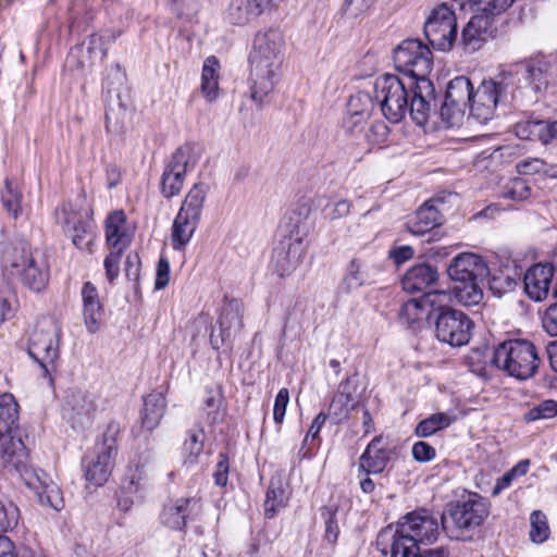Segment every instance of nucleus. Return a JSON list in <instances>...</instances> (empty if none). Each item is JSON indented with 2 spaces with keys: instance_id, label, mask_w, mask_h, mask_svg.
Returning a JSON list of instances; mask_svg holds the SVG:
<instances>
[{
  "instance_id": "obj_10",
  "label": "nucleus",
  "mask_w": 557,
  "mask_h": 557,
  "mask_svg": "<svg viewBox=\"0 0 557 557\" xmlns=\"http://www.w3.org/2000/svg\"><path fill=\"white\" fill-rule=\"evenodd\" d=\"M512 95V84L502 72L494 79L483 81L473 88L469 106L470 115L484 124L493 119L498 104L506 103Z\"/></svg>"
},
{
  "instance_id": "obj_46",
  "label": "nucleus",
  "mask_w": 557,
  "mask_h": 557,
  "mask_svg": "<svg viewBox=\"0 0 557 557\" xmlns=\"http://www.w3.org/2000/svg\"><path fill=\"white\" fill-rule=\"evenodd\" d=\"M20 510L7 496L0 495V533H5L17 525Z\"/></svg>"
},
{
  "instance_id": "obj_8",
  "label": "nucleus",
  "mask_w": 557,
  "mask_h": 557,
  "mask_svg": "<svg viewBox=\"0 0 557 557\" xmlns=\"http://www.w3.org/2000/svg\"><path fill=\"white\" fill-rule=\"evenodd\" d=\"M492 363L518 380L532 377L541 359L536 347L527 339H510L500 343L493 352Z\"/></svg>"
},
{
  "instance_id": "obj_36",
  "label": "nucleus",
  "mask_w": 557,
  "mask_h": 557,
  "mask_svg": "<svg viewBox=\"0 0 557 557\" xmlns=\"http://www.w3.org/2000/svg\"><path fill=\"white\" fill-rule=\"evenodd\" d=\"M259 16L248 0H232L225 12V20L237 26H244Z\"/></svg>"
},
{
  "instance_id": "obj_38",
  "label": "nucleus",
  "mask_w": 557,
  "mask_h": 557,
  "mask_svg": "<svg viewBox=\"0 0 557 557\" xmlns=\"http://www.w3.org/2000/svg\"><path fill=\"white\" fill-rule=\"evenodd\" d=\"M22 199L23 195L17 182L7 178L1 190V201L4 210L14 219L22 213Z\"/></svg>"
},
{
  "instance_id": "obj_50",
  "label": "nucleus",
  "mask_w": 557,
  "mask_h": 557,
  "mask_svg": "<svg viewBox=\"0 0 557 557\" xmlns=\"http://www.w3.org/2000/svg\"><path fill=\"white\" fill-rule=\"evenodd\" d=\"M503 197L516 202L524 201L531 196V187L521 177L510 180L503 189Z\"/></svg>"
},
{
  "instance_id": "obj_40",
  "label": "nucleus",
  "mask_w": 557,
  "mask_h": 557,
  "mask_svg": "<svg viewBox=\"0 0 557 557\" xmlns=\"http://www.w3.org/2000/svg\"><path fill=\"white\" fill-rule=\"evenodd\" d=\"M369 283V275L363 269V264L358 259H352L347 265L342 281V289L349 294Z\"/></svg>"
},
{
  "instance_id": "obj_60",
  "label": "nucleus",
  "mask_w": 557,
  "mask_h": 557,
  "mask_svg": "<svg viewBox=\"0 0 557 557\" xmlns=\"http://www.w3.org/2000/svg\"><path fill=\"white\" fill-rule=\"evenodd\" d=\"M518 172L523 175H531L546 172V164L543 160L533 158L520 161L517 164Z\"/></svg>"
},
{
  "instance_id": "obj_39",
  "label": "nucleus",
  "mask_w": 557,
  "mask_h": 557,
  "mask_svg": "<svg viewBox=\"0 0 557 557\" xmlns=\"http://www.w3.org/2000/svg\"><path fill=\"white\" fill-rule=\"evenodd\" d=\"M482 285L483 283L457 282L453 288L454 298L462 306H476L483 299Z\"/></svg>"
},
{
  "instance_id": "obj_21",
  "label": "nucleus",
  "mask_w": 557,
  "mask_h": 557,
  "mask_svg": "<svg viewBox=\"0 0 557 557\" xmlns=\"http://www.w3.org/2000/svg\"><path fill=\"white\" fill-rule=\"evenodd\" d=\"M133 233L134 227L122 209L114 210L107 216V246L114 249L117 256L128 247Z\"/></svg>"
},
{
  "instance_id": "obj_15",
  "label": "nucleus",
  "mask_w": 557,
  "mask_h": 557,
  "mask_svg": "<svg viewBox=\"0 0 557 557\" xmlns=\"http://www.w3.org/2000/svg\"><path fill=\"white\" fill-rule=\"evenodd\" d=\"M472 326L470 318L457 309L443 311L435 318L436 337L453 347L468 344Z\"/></svg>"
},
{
  "instance_id": "obj_7",
  "label": "nucleus",
  "mask_w": 557,
  "mask_h": 557,
  "mask_svg": "<svg viewBox=\"0 0 557 557\" xmlns=\"http://www.w3.org/2000/svg\"><path fill=\"white\" fill-rule=\"evenodd\" d=\"M411 82L412 79L394 74H384L375 79V100L380 104L382 114L391 123L401 122L407 113L412 119L416 85H411Z\"/></svg>"
},
{
  "instance_id": "obj_19",
  "label": "nucleus",
  "mask_w": 557,
  "mask_h": 557,
  "mask_svg": "<svg viewBox=\"0 0 557 557\" xmlns=\"http://www.w3.org/2000/svg\"><path fill=\"white\" fill-rule=\"evenodd\" d=\"M447 273L456 283H483L490 275V269L480 255L462 252L451 260Z\"/></svg>"
},
{
  "instance_id": "obj_29",
  "label": "nucleus",
  "mask_w": 557,
  "mask_h": 557,
  "mask_svg": "<svg viewBox=\"0 0 557 557\" xmlns=\"http://www.w3.org/2000/svg\"><path fill=\"white\" fill-rule=\"evenodd\" d=\"M350 377L341 382L338 391L332 398L329 406L327 417L333 420L335 424H339L349 418L350 411L355 407L354 398L349 388Z\"/></svg>"
},
{
  "instance_id": "obj_49",
  "label": "nucleus",
  "mask_w": 557,
  "mask_h": 557,
  "mask_svg": "<svg viewBox=\"0 0 557 557\" xmlns=\"http://www.w3.org/2000/svg\"><path fill=\"white\" fill-rule=\"evenodd\" d=\"M529 467L530 461L528 459L519 461L516 466H513L510 470H508L506 473H504L500 478L497 479V482L493 487L492 495H499L504 490L508 488L511 485L513 480L525 475L529 471Z\"/></svg>"
},
{
  "instance_id": "obj_51",
  "label": "nucleus",
  "mask_w": 557,
  "mask_h": 557,
  "mask_svg": "<svg viewBox=\"0 0 557 557\" xmlns=\"http://www.w3.org/2000/svg\"><path fill=\"white\" fill-rule=\"evenodd\" d=\"M531 530L530 539L533 543H543L549 536V527L546 516L540 511L534 510L530 517Z\"/></svg>"
},
{
  "instance_id": "obj_32",
  "label": "nucleus",
  "mask_w": 557,
  "mask_h": 557,
  "mask_svg": "<svg viewBox=\"0 0 557 557\" xmlns=\"http://www.w3.org/2000/svg\"><path fill=\"white\" fill-rule=\"evenodd\" d=\"M104 456L103 447H99L94 456L87 455L83 459V467L86 480V490L89 494L104 484Z\"/></svg>"
},
{
  "instance_id": "obj_61",
  "label": "nucleus",
  "mask_w": 557,
  "mask_h": 557,
  "mask_svg": "<svg viewBox=\"0 0 557 557\" xmlns=\"http://www.w3.org/2000/svg\"><path fill=\"white\" fill-rule=\"evenodd\" d=\"M542 324L550 336H557V301L546 309Z\"/></svg>"
},
{
  "instance_id": "obj_35",
  "label": "nucleus",
  "mask_w": 557,
  "mask_h": 557,
  "mask_svg": "<svg viewBox=\"0 0 557 557\" xmlns=\"http://www.w3.org/2000/svg\"><path fill=\"white\" fill-rule=\"evenodd\" d=\"M219 62L215 57L206 59L201 73V92L209 101H213L219 95Z\"/></svg>"
},
{
  "instance_id": "obj_17",
  "label": "nucleus",
  "mask_w": 557,
  "mask_h": 557,
  "mask_svg": "<svg viewBox=\"0 0 557 557\" xmlns=\"http://www.w3.org/2000/svg\"><path fill=\"white\" fill-rule=\"evenodd\" d=\"M549 64L544 60H528L511 65L504 71L512 87L517 83L519 87H530L535 94L544 91L548 86Z\"/></svg>"
},
{
  "instance_id": "obj_12",
  "label": "nucleus",
  "mask_w": 557,
  "mask_h": 557,
  "mask_svg": "<svg viewBox=\"0 0 557 557\" xmlns=\"http://www.w3.org/2000/svg\"><path fill=\"white\" fill-rule=\"evenodd\" d=\"M457 18L446 3L435 7L424 24V35L433 48L450 50L457 39Z\"/></svg>"
},
{
  "instance_id": "obj_30",
  "label": "nucleus",
  "mask_w": 557,
  "mask_h": 557,
  "mask_svg": "<svg viewBox=\"0 0 557 557\" xmlns=\"http://www.w3.org/2000/svg\"><path fill=\"white\" fill-rule=\"evenodd\" d=\"M441 221L440 210L433 205V200H429L417 210L407 227L413 235L422 236L438 226Z\"/></svg>"
},
{
  "instance_id": "obj_5",
  "label": "nucleus",
  "mask_w": 557,
  "mask_h": 557,
  "mask_svg": "<svg viewBox=\"0 0 557 557\" xmlns=\"http://www.w3.org/2000/svg\"><path fill=\"white\" fill-rule=\"evenodd\" d=\"M0 459L21 473L26 486L34 490L41 505H47L59 511L63 508L60 488L48 483V475L40 469L27 467L26 447L20 437L12 436V431L0 433Z\"/></svg>"
},
{
  "instance_id": "obj_4",
  "label": "nucleus",
  "mask_w": 557,
  "mask_h": 557,
  "mask_svg": "<svg viewBox=\"0 0 557 557\" xmlns=\"http://www.w3.org/2000/svg\"><path fill=\"white\" fill-rule=\"evenodd\" d=\"M1 265L9 275L16 276L32 292H41L49 282L50 264L47 253L38 248L33 249L26 240L4 244Z\"/></svg>"
},
{
  "instance_id": "obj_20",
  "label": "nucleus",
  "mask_w": 557,
  "mask_h": 557,
  "mask_svg": "<svg viewBox=\"0 0 557 557\" xmlns=\"http://www.w3.org/2000/svg\"><path fill=\"white\" fill-rule=\"evenodd\" d=\"M497 27L492 15L476 12L461 33V44L468 52L479 50L484 42L495 37Z\"/></svg>"
},
{
  "instance_id": "obj_1",
  "label": "nucleus",
  "mask_w": 557,
  "mask_h": 557,
  "mask_svg": "<svg viewBox=\"0 0 557 557\" xmlns=\"http://www.w3.org/2000/svg\"><path fill=\"white\" fill-rule=\"evenodd\" d=\"M438 536V518L428 509H419L404 516L394 529L380 531L376 546L389 557H449L444 547L420 548V544L433 543Z\"/></svg>"
},
{
  "instance_id": "obj_24",
  "label": "nucleus",
  "mask_w": 557,
  "mask_h": 557,
  "mask_svg": "<svg viewBox=\"0 0 557 557\" xmlns=\"http://www.w3.org/2000/svg\"><path fill=\"white\" fill-rule=\"evenodd\" d=\"M516 135L521 139L537 140L548 145L557 140V117L555 120L531 119L516 124Z\"/></svg>"
},
{
  "instance_id": "obj_57",
  "label": "nucleus",
  "mask_w": 557,
  "mask_h": 557,
  "mask_svg": "<svg viewBox=\"0 0 557 557\" xmlns=\"http://www.w3.org/2000/svg\"><path fill=\"white\" fill-rule=\"evenodd\" d=\"M412 457L418 462H428L435 458L436 450L429 443L419 441L412 446Z\"/></svg>"
},
{
  "instance_id": "obj_55",
  "label": "nucleus",
  "mask_w": 557,
  "mask_h": 557,
  "mask_svg": "<svg viewBox=\"0 0 557 557\" xmlns=\"http://www.w3.org/2000/svg\"><path fill=\"white\" fill-rule=\"evenodd\" d=\"M352 203L347 199H341L333 203H327L324 208L325 218L330 221L339 220L349 214Z\"/></svg>"
},
{
  "instance_id": "obj_44",
  "label": "nucleus",
  "mask_w": 557,
  "mask_h": 557,
  "mask_svg": "<svg viewBox=\"0 0 557 557\" xmlns=\"http://www.w3.org/2000/svg\"><path fill=\"white\" fill-rule=\"evenodd\" d=\"M422 304L430 310V315H436L446 310H454L450 305L453 302V292L446 290H431L424 293L422 296Z\"/></svg>"
},
{
  "instance_id": "obj_23",
  "label": "nucleus",
  "mask_w": 557,
  "mask_h": 557,
  "mask_svg": "<svg viewBox=\"0 0 557 557\" xmlns=\"http://www.w3.org/2000/svg\"><path fill=\"white\" fill-rule=\"evenodd\" d=\"M553 277L554 267L552 264H535L531 267L523 276L525 293L535 301L545 299L549 293Z\"/></svg>"
},
{
  "instance_id": "obj_3",
  "label": "nucleus",
  "mask_w": 557,
  "mask_h": 557,
  "mask_svg": "<svg viewBox=\"0 0 557 557\" xmlns=\"http://www.w3.org/2000/svg\"><path fill=\"white\" fill-rule=\"evenodd\" d=\"M285 47L284 35L276 27L259 30L249 53L251 99L259 106L273 90L276 72L281 66Z\"/></svg>"
},
{
  "instance_id": "obj_28",
  "label": "nucleus",
  "mask_w": 557,
  "mask_h": 557,
  "mask_svg": "<svg viewBox=\"0 0 557 557\" xmlns=\"http://www.w3.org/2000/svg\"><path fill=\"white\" fill-rule=\"evenodd\" d=\"M437 271L434 267L420 263L410 268L403 277L404 290L408 293L423 292L437 280Z\"/></svg>"
},
{
  "instance_id": "obj_2",
  "label": "nucleus",
  "mask_w": 557,
  "mask_h": 557,
  "mask_svg": "<svg viewBox=\"0 0 557 557\" xmlns=\"http://www.w3.org/2000/svg\"><path fill=\"white\" fill-rule=\"evenodd\" d=\"M393 60L405 78L412 79L411 85H416L412 121L423 126L435 107V88L429 79L433 64L432 51L419 39H406L394 50Z\"/></svg>"
},
{
  "instance_id": "obj_54",
  "label": "nucleus",
  "mask_w": 557,
  "mask_h": 557,
  "mask_svg": "<svg viewBox=\"0 0 557 557\" xmlns=\"http://www.w3.org/2000/svg\"><path fill=\"white\" fill-rule=\"evenodd\" d=\"M557 416V401L553 399H547L540 403L537 406L531 408L525 413V419L528 421H536L540 419H549Z\"/></svg>"
},
{
  "instance_id": "obj_42",
  "label": "nucleus",
  "mask_w": 557,
  "mask_h": 557,
  "mask_svg": "<svg viewBox=\"0 0 557 557\" xmlns=\"http://www.w3.org/2000/svg\"><path fill=\"white\" fill-rule=\"evenodd\" d=\"M347 107L350 117L346 123V127L351 125L352 121L360 120L362 122L369 117L373 108V101L368 92L359 91L350 97Z\"/></svg>"
},
{
  "instance_id": "obj_63",
  "label": "nucleus",
  "mask_w": 557,
  "mask_h": 557,
  "mask_svg": "<svg viewBox=\"0 0 557 557\" xmlns=\"http://www.w3.org/2000/svg\"><path fill=\"white\" fill-rule=\"evenodd\" d=\"M413 249L410 246H400L391 251V257L397 264H401L413 257Z\"/></svg>"
},
{
  "instance_id": "obj_48",
  "label": "nucleus",
  "mask_w": 557,
  "mask_h": 557,
  "mask_svg": "<svg viewBox=\"0 0 557 557\" xmlns=\"http://www.w3.org/2000/svg\"><path fill=\"white\" fill-rule=\"evenodd\" d=\"M337 511L338 506L331 503L321 509V516L324 519L325 524L324 540L332 545L336 543L339 534V527L336 519Z\"/></svg>"
},
{
  "instance_id": "obj_37",
  "label": "nucleus",
  "mask_w": 557,
  "mask_h": 557,
  "mask_svg": "<svg viewBox=\"0 0 557 557\" xmlns=\"http://www.w3.org/2000/svg\"><path fill=\"white\" fill-rule=\"evenodd\" d=\"M20 407L14 396L0 395V433L12 431L17 425Z\"/></svg>"
},
{
  "instance_id": "obj_13",
  "label": "nucleus",
  "mask_w": 557,
  "mask_h": 557,
  "mask_svg": "<svg viewBox=\"0 0 557 557\" xmlns=\"http://www.w3.org/2000/svg\"><path fill=\"white\" fill-rule=\"evenodd\" d=\"M194 149V145L187 143L173 153L161 177V193L164 197L171 198L181 193L186 173L197 163Z\"/></svg>"
},
{
  "instance_id": "obj_34",
  "label": "nucleus",
  "mask_w": 557,
  "mask_h": 557,
  "mask_svg": "<svg viewBox=\"0 0 557 557\" xmlns=\"http://www.w3.org/2000/svg\"><path fill=\"white\" fill-rule=\"evenodd\" d=\"M473 91V85L471 81L466 76H458L448 83L445 98L448 99V103H453L458 108L466 111L470 106L471 96Z\"/></svg>"
},
{
  "instance_id": "obj_31",
  "label": "nucleus",
  "mask_w": 557,
  "mask_h": 557,
  "mask_svg": "<svg viewBox=\"0 0 557 557\" xmlns=\"http://www.w3.org/2000/svg\"><path fill=\"white\" fill-rule=\"evenodd\" d=\"M242 309L243 306L239 300L225 299L219 318L222 341L230 338L232 332L239 331L243 327Z\"/></svg>"
},
{
  "instance_id": "obj_14",
  "label": "nucleus",
  "mask_w": 557,
  "mask_h": 557,
  "mask_svg": "<svg viewBox=\"0 0 557 557\" xmlns=\"http://www.w3.org/2000/svg\"><path fill=\"white\" fill-rule=\"evenodd\" d=\"M88 211H82L72 202L63 203L55 210L57 222L63 227L64 233L71 237L72 243L78 249L91 251L94 235L88 221Z\"/></svg>"
},
{
  "instance_id": "obj_52",
  "label": "nucleus",
  "mask_w": 557,
  "mask_h": 557,
  "mask_svg": "<svg viewBox=\"0 0 557 557\" xmlns=\"http://www.w3.org/2000/svg\"><path fill=\"white\" fill-rule=\"evenodd\" d=\"M513 1L515 0H471V4L475 12L492 15L495 20L496 16L503 14L510 8Z\"/></svg>"
},
{
  "instance_id": "obj_33",
  "label": "nucleus",
  "mask_w": 557,
  "mask_h": 557,
  "mask_svg": "<svg viewBox=\"0 0 557 557\" xmlns=\"http://www.w3.org/2000/svg\"><path fill=\"white\" fill-rule=\"evenodd\" d=\"M195 498H180L174 505L168 506L161 513V521L173 530H182L186 525V519L190 515V506H196Z\"/></svg>"
},
{
  "instance_id": "obj_45",
  "label": "nucleus",
  "mask_w": 557,
  "mask_h": 557,
  "mask_svg": "<svg viewBox=\"0 0 557 557\" xmlns=\"http://www.w3.org/2000/svg\"><path fill=\"white\" fill-rule=\"evenodd\" d=\"M287 504L285 491L280 483L270 482L264 500V515L268 519H272L280 509Z\"/></svg>"
},
{
  "instance_id": "obj_27",
  "label": "nucleus",
  "mask_w": 557,
  "mask_h": 557,
  "mask_svg": "<svg viewBox=\"0 0 557 557\" xmlns=\"http://www.w3.org/2000/svg\"><path fill=\"white\" fill-rule=\"evenodd\" d=\"M347 132L351 135V137L358 140V144H361V140L364 141L369 146L382 144L386 140L389 128L383 121H375L371 123L369 126H366L364 121H352L351 125L347 126Z\"/></svg>"
},
{
  "instance_id": "obj_59",
  "label": "nucleus",
  "mask_w": 557,
  "mask_h": 557,
  "mask_svg": "<svg viewBox=\"0 0 557 557\" xmlns=\"http://www.w3.org/2000/svg\"><path fill=\"white\" fill-rule=\"evenodd\" d=\"M230 462L225 454L219 455V461L213 473L214 482L218 486H225L228 480Z\"/></svg>"
},
{
  "instance_id": "obj_43",
  "label": "nucleus",
  "mask_w": 557,
  "mask_h": 557,
  "mask_svg": "<svg viewBox=\"0 0 557 557\" xmlns=\"http://www.w3.org/2000/svg\"><path fill=\"white\" fill-rule=\"evenodd\" d=\"M205 431L202 428H193L187 432V438L184 442V450L187 454L185 463L195 465L203 450Z\"/></svg>"
},
{
  "instance_id": "obj_56",
  "label": "nucleus",
  "mask_w": 557,
  "mask_h": 557,
  "mask_svg": "<svg viewBox=\"0 0 557 557\" xmlns=\"http://www.w3.org/2000/svg\"><path fill=\"white\" fill-rule=\"evenodd\" d=\"M289 403V392L286 387L278 391L273 407V419L276 424H281L284 420L286 408Z\"/></svg>"
},
{
  "instance_id": "obj_16",
  "label": "nucleus",
  "mask_w": 557,
  "mask_h": 557,
  "mask_svg": "<svg viewBox=\"0 0 557 557\" xmlns=\"http://www.w3.org/2000/svg\"><path fill=\"white\" fill-rule=\"evenodd\" d=\"M153 459V447L150 437L145 436L138 440L134 451L129 458L125 478L123 480V488L128 493H137L144 486L149 478V470Z\"/></svg>"
},
{
  "instance_id": "obj_64",
  "label": "nucleus",
  "mask_w": 557,
  "mask_h": 557,
  "mask_svg": "<svg viewBox=\"0 0 557 557\" xmlns=\"http://www.w3.org/2000/svg\"><path fill=\"white\" fill-rule=\"evenodd\" d=\"M0 557H17L14 543L2 534H0Z\"/></svg>"
},
{
  "instance_id": "obj_53",
  "label": "nucleus",
  "mask_w": 557,
  "mask_h": 557,
  "mask_svg": "<svg viewBox=\"0 0 557 557\" xmlns=\"http://www.w3.org/2000/svg\"><path fill=\"white\" fill-rule=\"evenodd\" d=\"M223 405V396L220 392H209L205 399L207 410V420L209 424H216L223 420L224 413L221 410Z\"/></svg>"
},
{
  "instance_id": "obj_58",
  "label": "nucleus",
  "mask_w": 557,
  "mask_h": 557,
  "mask_svg": "<svg viewBox=\"0 0 557 557\" xmlns=\"http://www.w3.org/2000/svg\"><path fill=\"white\" fill-rule=\"evenodd\" d=\"M440 114L442 120L451 126L463 116L465 110L461 108L457 110V107L453 103H448V99L445 98Z\"/></svg>"
},
{
  "instance_id": "obj_26",
  "label": "nucleus",
  "mask_w": 557,
  "mask_h": 557,
  "mask_svg": "<svg viewBox=\"0 0 557 557\" xmlns=\"http://www.w3.org/2000/svg\"><path fill=\"white\" fill-rule=\"evenodd\" d=\"M144 406L140 410L141 428L152 432L160 424L166 409L165 396L162 392H152L143 398Z\"/></svg>"
},
{
  "instance_id": "obj_18",
  "label": "nucleus",
  "mask_w": 557,
  "mask_h": 557,
  "mask_svg": "<svg viewBox=\"0 0 557 557\" xmlns=\"http://www.w3.org/2000/svg\"><path fill=\"white\" fill-rule=\"evenodd\" d=\"M305 255L306 247L300 236H284L273 249V269L281 277L290 275L301 264Z\"/></svg>"
},
{
  "instance_id": "obj_62",
  "label": "nucleus",
  "mask_w": 557,
  "mask_h": 557,
  "mask_svg": "<svg viewBox=\"0 0 557 557\" xmlns=\"http://www.w3.org/2000/svg\"><path fill=\"white\" fill-rule=\"evenodd\" d=\"M170 281V263L166 258L161 257L157 265L156 289H163Z\"/></svg>"
},
{
  "instance_id": "obj_25",
  "label": "nucleus",
  "mask_w": 557,
  "mask_h": 557,
  "mask_svg": "<svg viewBox=\"0 0 557 557\" xmlns=\"http://www.w3.org/2000/svg\"><path fill=\"white\" fill-rule=\"evenodd\" d=\"M83 317L89 333L100 330L103 321L102 304L97 287L86 282L82 288Z\"/></svg>"
},
{
  "instance_id": "obj_47",
  "label": "nucleus",
  "mask_w": 557,
  "mask_h": 557,
  "mask_svg": "<svg viewBox=\"0 0 557 557\" xmlns=\"http://www.w3.org/2000/svg\"><path fill=\"white\" fill-rule=\"evenodd\" d=\"M400 318L407 323H417L431 318L430 310L422 304V297L406 301L400 310Z\"/></svg>"
},
{
  "instance_id": "obj_22",
  "label": "nucleus",
  "mask_w": 557,
  "mask_h": 557,
  "mask_svg": "<svg viewBox=\"0 0 557 557\" xmlns=\"http://www.w3.org/2000/svg\"><path fill=\"white\" fill-rule=\"evenodd\" d=\"M383 437L375 436L366 447L364 451L359 457L358 476L380 474L387 467L392 449L382 446Z\"/></svg>"
},
{
  "instance_id": "obj_11",
  "label": "nucleus",
  "mask_w": 557,
  "mask_h": 557,
  "mask_svg": "<svg viewBox=\"0 0 557 557\" xmlns=\"http://www.w3.org/2000/svg\"><path fill=\"white\" fill-rule=\"evenodd\" d=\"M60 329L53 321L37 324L28 343V355L44 370V376H50L59 357Z\"/></svg>"
},
{
  "instance_id": "obj_6",
  "label": "nucleus",
  "mask_w": 557,
  "mask_h": 557,
  "mask_svg": "<svg viewBox=\"0 0 557 557\" xmlns=\"http://www.w3.org/2000/svg\"><path fill=\"white\" fill-rule=\"evenodd\" d=\"M491 512V504L478 493L451 504L448 517L441 516L442 529L451 540H470Z\"/></svg>"
},
{
  "instance_id": "obj_41",
  "label": "nucleus",
  "mask_w": 557,
  "mask_h": 557,
  "mask_svg": "<svg viewBox=\"0 0 557 557\" xmlns=\"http://www.w3.org/2000/svg\"><path fill=\"white\" fill-rule=\"evenodd\" d=\"M454 421L455 417L446 412L433 413L418 423L414 433L419 437H429L448 428Z\"/></svg>"
},
{
  "instance_id": "obj_9",
  "label": "nucleus",
  "mask_w": 557,
  "mask_h": 557,
  "mask_svg": "<svg viewBox=\"0 0 557 557\" xmlns=\"http://www.w3.org/2000/svg\"><path fill=\"white\" fill-rule=\"evenodd\" d=\"M207 197V186L195 184L186 195L176 214L171 233L172 247L183 250L198 227Z\"/></svg>"
}]
</instances>
